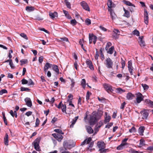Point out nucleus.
<instances>
[{
	"label": "nucleus",
	"mask_w": 153,
	"mask_h": 153,
	"mask_svg": "<svg viewBox=\"0 0 153 153\" xmlns=\"http://www.w3.org/2000/svg\"><path fill=\"white\" fill-rule=\"evenodd\" d=\"M85 22L86 25H89L91 24V21L90 19H86Z\"/></svg>",
	"instance_id": "nucleus-54"
},
{
	"label": "nucleus",
	"mask_w": 153,
	"mask_h": 153,
	"mask_svg": "<svg viewBox=\"0 0 153 153\" xmlns=\"http://www.w3.org/2000/svg\"><path fill=\"white\" fill-rule=\"evenodd\" d=\"M70 23L72 25L74 26L76 25L77 23L75 19L72 20L70 21Z\"/></svg>",
	"instance_id": "nucleus-46"
},
{
	"label": "nucleus",
	"mask_w": 153,
	"mask_h": 153,
	"mask_svg": "<svg viewBox=\"0 0 153 153\" xmlns=\"http://www.w3.org/2000/svg\"><path fill=\"white\" fill-rule=\"evenodd\" d=\"M86 63L89 66V68L92 70H94V68L93 66V65L92 64L91 61L89 59H87L86 61Z\"/></svg>",
	"instance_id": "nucleus-14"
},
{
	"label": "nucleus",
	"mask_w": 153,
	"mask_h": 153,
	"mask_svg": "<svg viewBox=\"0 0 153 153\" xmlns=\"http://www.w3.org/2000/svg\"><path fill=\"white\" fill-rule=\"evenodd\" d=\"M91 93L89 92V91H88L86 94V99L87 100H88L89 99V97L90 95L91 94Z\"/></svg>",
	"instance_id": "nucleus-48"
},
{
	"label": "nucleus",
	"mask_w": 153,
	"mask_h": 153,
	"mask_svg": "<svg viewBox=\"0 0 153 153\" xmlns=\"http://www.w3.org/2000/svg\"><path fill=\"white\" fill-rule=\"evenodd\" d=\"M139 145L140 146H143L145 145V141L143 139H141L140 140Z\"/></svg>",
	"instance_id": "nucleus-45"
},
{
	"label": "nucleus",
	"mask_w": 153,
	"mask_h": 153,
	"mask_svg": "<svg viewBox=\"0 0 153 153\" xmlns=\"http://www.w3.org/2000/svg\"><path fill=\"white\" fill-rule=\"evenodd\" d=\"M103 86L104 88L108 92H112L113 91L112 87L108 84H105L103 85Z\"/></svg>",
	"instance_id": "nucleus-10"
},
{
	"label": "nucleus",
	"mask_w": 153,
	"mask_h": 153,
	"mask_svg": "<svg viewBox=\"0 0 153 153\" xmlns=\"http://www.w3.org/2000/svg\"><path fill=\"white\" fill-rule=\"evenodd\" d=\"M112 45L111 43L110 42H108L106 45L105 47V49L107 50L108 49V48L110 46H111Z\"/></svg>",
	"instance_id": "nucleus-47"
},
{
	"label": "nucleus",
	"mask_w": 153,
	"mask_h": 153,
	"mask_svg": "<svg viewBox=\"0 0 153 153\" xmlns=\"http://www.w3.org/2000/svg\"><path fill=\"white\" fill-rule=\"evenodd\" d=\"M27 84L29 85H34V83L31 79H29L27 80Z\"/></svg>",
	"instance_id": "nucleus-39"
},
{
	"label": "nucleus",
	"mask_w": 153,
	"mask_h": 153,
	"mask_svg": "<svg viewBox=\"0 0 153 153\" xmlns=\"http://www.w3.org/2000/svg\"><path fill=\"white\" fill-rule=\"evenodd\" d=\"M49 15L50 18L52 19H54L56 17H57L58 14L56 12L53 13L50 12L49 13Z\"/></svg>",
	"instance_id": "nucleus-18"
},
{
	"label": "nucleus",
	"mask_w": 153,
	"mask_h": 153,
	"mask_svg": "<svg viewBox=\"0 0 153 153\" xmlns=\"http://www.w3.org/2000/svg\"><path fill=\"white\" fill-rule=\"evenodd\" d=\"M114 50V47L113 46H111L107 51V53L110 54H112Z\"/></svg>",
	"instance_id": "nucleus-31"
},
{
	"label": "nucleus",
	"mask_w": 153,
	"mask_h": 153,
	"mask_svg": "<svg viewBox=\"0 0 153 153\" xmlns=\"http://www.w3.org/2000/svg\"><path fill=\"white\" fill-rule=\"evenodd\" d=\"M91 39H92L93 43L95 44L96 43L97 40V37L93 34H92L91 35Z\"/></svg>",
	"instance_id": "nucleus-32"
},
{
	"label": "nucleus",
	"mask_w": 153,
	"mask_h": 153,
	"mask_svg": "<svg viewBox=\"0 0 153 153\" xmlns=\"http://www.w3.org/2000/svg\"><path fill=\"white\" fill-rule=\"evenodd\" d=\"M73 99V96L71 94H70L68 97V101H69V100L71 99V100Z\"/></svg>",
	"instance_id": "nucleus-62"
},
{
	"label": "nucleus",
	"mask_w": 153,
	"mask_h": 153,
	"mask_svg": "<svg viewBox=\"0 0 153 153\" xmlns=\"http://www.w3.org/2000/svg\"><path fill=\"white\" fill-rule=\"evenodd\" d=\"M121 64L122 65V68L123 69L125 65V62L124 60H123L122 58H121Z\"/></svg>",
	"instance_id": "nucleus-53"
},
{
	"label": "nucleus",
	"mask_w": 153,
	"mask_h": 153,
	"mask_svg": "<svg viewBox=\"0 0 153 153\" xmlns=\"http://www.w3.org/2000/svg\"><path fill=\"white\" fill-rule=\"evenodd\" d=\"M139 43L141 47H144L145 46V42L143 41L142 39H140Z\"/></svg>",
	"instance_id": "nucleus-40"
},
{
	"label": "nucleus",
	"mask_w": 153,
	"mask_h": 153,
	"mask_svg": "<svg viewBox=\"0 0 153 153\" xmlns=\"http://www.w3.org/2000/svg\"><path fill=\"white\" fill-rule=\"evenodd\" d=\"M108 11L110 12V15L112 19L114 20L115 19L117 16L113 10L112 9H110L108 10Z\"/></svg>",
	"instance_id": "nucleus-17"
},
{
	"label": "nucleus",
	"mask_w": 153,
	"mask_h": 153,
	"mask_svg": "<svg viewBox=\"0 0 153 153\" xmlns=\"http://www.w3.org/2000/svg\"><path fill=\"white\" fill-rule=\"evenodd\" d=\"M103 120H101L99 121L95 127L96 132H97L99 131V129L103 125Z\"/></svg>",
	"instance_id": "nucleus-11"
},
{
	"label": "nucleus",
	"mask_w": 153,
	"mask_h": 153,
	"mask_svg": "<svg viewBox=\"0 0 153 153\" xmlns=\"http://www.w3.org/2000/svg\"><path fill=\"white\" fill-rule=\"evenodd\" d=\"M52 64H50L49 62H47L45 65L44 68V71L46 73L48 69L52 67Z\"/></svg>",
	"instance_id": "nucleus-15"
},
{
	"label": "nucleus",
	"mask_w": 153,
	"mask_h": 153,
	"mask_svg": "<svg viewBox=\"0 0 153 153\" xmlns=\"http://www.w3.org/2000/svg\"><path fill=\"white\" fill-rule=\"evenodd\" d=\"M97 120L96 114H95V113H92V115L90 116L89 120V123L90 125H94Z\"/></svg>",
	"instance_id": "nucleus-3"
},
{
	"label": "nucleus",
	"mask_w": 153,
	"mask_h": 153,
	"mask_svg": "<svg viewBox=\"0 0 153 153\" xmlns=\"http://www.w3.org/2000/svg\"><path fill=\"white\" fill-rule=\"evenodd\" d=\"M113 123H109L108 124L105 126V128H109L111 126L113 125Z\"/></svg>",
	"instance_id": "nucleus-57"
},
{
	"label": "nucleus",
	"mask_w": 153,
	"mask_h": 153,
	"mask_svg": "<svg viewBox=\"0 0 153 153\" xmlns=\"http://www.w3.org/2000/svg\"><path fill=\"white\" fill-rule=\"evenodd\" d=\"M145 130V127L144 126H140L138 129V132L140 135L142 136L143 135V133Z\"/></svg>",
	"instance_id": "nucleus-22"
},
{
	"label": "nucleus",
	"mask_w": 153,
	"mask_h": 153,
	"mask_svg": "<svg viewBox=\"0 0 153 153\" xmlns=\"http://www.w3.org/2000/svg\"><path fill=\"white\" fill-rule=\"evenodd\" d=\"M27 59H22L20 61V62H21V65H22L23 64H24L27 63Z\"/></svg>",
	"instance_id": "nucleus-52"
},
{
	"label": "nucleus",
	"mask_w": 153,
	"mask_h": 153,
	"mask_svg": "<svg viewBox=\"0 0 153 153\" xmlns=\"http://www.w3.org/2000/svg\"><path fill=\"white\" fill-rule=\"evenodd\" d=\"M61 40L63 42H68V39L66 37H63L60 38Z\"/></svg>",
	"instance_id": "nucleus-61"
},
{
	"label": "nucleus",
	"mask_w": 153,
	"mask_h": 153,
	"mask_svg": "<svg viewBox=\"0 0 153 153\" xmlns=\"http://www.w3.org/2000/svg\"><path fill=\"white\" fill-rule=\"evenodd\" d=\"M26 105L29 107H31L32 106V102L30 98L27 97L25 99Z\"/></svg>",
	"instance_id": "nucleus-12"
},
{
	"label": "nucleus",
	"mask_w": 153,
	"mask_h": 153,
	"mask_svg": "<svg viewBox=\"0 0 153 153\" xmlns=\"http://www.w3.org/2000/svg\"><path fill=\"white\" fill-rule=\"evenodd\" d=\"M99 56V52L97 51L96 53V54H95V59L96 60L98 59V58Z\"/></svg>",
	"instance_id": "nucleus-63"
},
{
	"label": "nucleus",
	"mask_w": 153,
	"mask_h": 153,
	"mask_svg": "<svg viewBox=\"0 0 153 153\" xmlns=\"http://www.w3.org/2000/svg\"><path fill=\"white\" fill-rule=\"evenodd\" d=\"M107 114L108 113L107 112H105V117L104 120V122L105 123L109 122L111 118L110 116L109 115L107 116Z\"/></svg>",
	"instance_id": "nucleus-20"
},
{
	"label": "nucleus",
	"mask_w": 153,
	"mask_h": 153,
	"mask_svg": "<svg viewBox=\"0 0 153 153\" xmlns=\"http://www.w3.org/2000/svg\"><path fill=\"white\" fill-rule=\"evenodd\" d=\"M8 136L7 133L5 134V137L4 138V142L5 145L7 146L8 144Z\"/></svg>",
	"instance_id": "nucleus-23"
},
{
	"label": "nucleus",
	"mask_w": 153,
	"mask_h": 153,
	"mask_svg": "<svg viewBox=\"0 0 153 153\" xmlns=\"http://www.w3.org/2000/svg\"><path fill=\"white\" fill-rule=\"evenodd\" d=\"M80 4L84 9L88 11H90V8L88 4L85 1H82Z\"/></svg>",
	"instance_id": "nucleus-8"
},
{
	"label": "nucleus",
	"mask_w": 153,
	"mask_h": 153,
	"mask_svg": "<svg viewBox=\"0 0 153 153\" xmlns=\"http://www.w3.org/2000/svg\"><path fill=\"white\" fill-rule=\"evenodd\" d=\"M20 35L22 37H23V38H25V39H28V38H27V35L25 33H21Z\"/></svg>",
	"instance_id": "nucleus-55"
},
{
	"label": "nucleus",
	"mask_w": 153,
	"mask_h": 153,
	"mask_svg": "<svg viewBox=\"0 0 153 153\" xmlns=\"http://www.w3.org/2000/svg\"><path fill=\"white\" fill-rule=\"evenodd\" d=\"M51 67H52V69L57 74H59V70L57 65H52Z\"/></svg>",
	"instance_id": "nucleus-25"
},
{
	"label": "nucleus",
	"mask_w": 153,
	"mask_h": 153,
	"mask_svg": "<svg viewBox=\"0 0 153 153\" xmlns=\"http://www.w3.org/2000/svg\"><path fill=\"white\" fill-rule=\"evenodd\" d=\"M145 102L151 106H153V102L149 99L145 100Z\"/></svg>",
	"instance_id": "nucleus-38"
},
{
	"label": "nucleus",
	"mask_w": 153,
	"mask_h": 153,
	"mask_svg": "<svg viewBox=\"0 0 153 153\" xmlns=\"http://www.w3.org/2000/svg\"><path fill=\"white\" fill-rule=\"evenodd\" d=\"M141 85L143 88L144 90L146 91L149 88V86L146 84L142 83Z\"/></svg>",
	"instance_id": "nucleus-35"
},
{
	"label": "nucleus",
	"mask_w": 153,
	"mask_h": 153,
	"mask_svg": "<svg viewBox=\"0 0 153 153\" xmlns=\"http://www.w3.org/2000/svg\"><path fill=\"white\" fill-rule=\"evenodd\" d=\"M123 10L125 12L123 16L128 18L130 16L129 12L128 10L125 9L124 7L123 8Z\"/></svg>",
	"instance_id": "nucleus-24"
},
{
	"label": "nucleus",
	"mask_w": 153,
	"mask_h": 153,
	"mask_svg": "<svg viewBox=\"0 0 153 153\" xmlns=\"http://www.w3.org/2000/svg\"><path fill=\"white\" fill-rule=\"evenodd\" d=\"M149 15L147 11L145 10L144 13V22L146 25L149 23Z\"/></svg>",
	"instance_id": "nucleus-7"
},
{
	"label": "nucleus",
	"mask_w": 153,
	"mask_h": 153,
	"mask_svg": "<svg viewBox=\"0 0 153 153\" xmlns=\"http://www.w3.org/2000/svg\"><path fill=\"white\" fill-rule=\"evenodd\" d=\"M52 135L59 142H61L63 138V137L61 134H53Z\"/></svg>",
	"instance_id": "nucleus-6"
},
{
	"label": "nucleus",
	"mask_w": 153,
	"mask_h": 153,
	"mask_svg": "<svg viewBox=\"0 0 153 153\" xmlns=\"http://www.w3.org/2000/svg\"><path fill=\"white\" fill-rule=\"evenodd\" d=\"M7 91L6 90L3 89L0 91V95H1L3 94L7 93Z\"/></svg>",
	"instance_id": "nucleus-51"
},
{
	"label": "nucleus",
	"mask_w": 153,
	"mask_h": 153,
	"mask_svg": "<svg viewBox=\"0 0 153 153\" xmlns=\"http://www.w3.org/2000/svg\"><path fill=\"white\" fill-rule=\"evenodd\" d=\"M129 131L131 132H135V128L133 126L131 129L129 130Z\"/></svg>",
	"instance_id": "nucleus-56"
},
{
	"label": "nucleus",
	"mask_w": 153,
	"mask_h": 153,
	"mask_svg": "<svg viewBox=\"0 0 153 153\" xmlns=\"http://www.w3.org/2000/svg\"><path fill=\"white\" fill-rule=\"evenodd\" d=\"M134 95L131 93H128L126 96V98L128 100H132L134 97Z\"/></svg>",
	"instance_id": "nucleus-33"
},
{
	"label": "nucleus",
	"mask_w": 153,
	"mask_h": 153,
	"mask_svg": "<svg viewBox=\"0 0 153 153\" xmlns=\"http://www.w3.org/2000/svg\"><path fill=\"white\" fill-rule=\"evenodd\" d=\"M127 143H121L120 145L118 146L117 147V149L120 150L123 149L127 145Z\"/></svg>",
	"instance_id": "nucleus-21"
},
{
	"label": "nucleus",
	"mask_w": 153,
	"mask_h": 153,
	"mask_svg": "<svg viewBox=\"0 0 153 153\" xmlns=\"http://www.w3.org/2000/svg\"><path fill=\"white\" fill-rule=\"evenodd\" d=\"M87 132L89 134H91L93 132V130L91 127L89 126H86Z\"/></svg>",
	"instance_id": "nucleus-26"
},
{
	"label": "nucleus",
	"mask_w": 153,
	"mask_h": 153,
	"mask_svg": "<svg viewBox=\"0 0 153 153\" xmlns=\"http://www.w3.org/2000/svg\"><path fill=\"white\" fill-rule=\"evenodd\" d=\"M61 109L62 111L66 114V105L65 104H62V106L61 107Z\"/></svg>",
	"instance_id": "nucleus-34"
},
{
	"label": "nucleus",
	"mask_w": 153,
	"mask_h": 153,
	"mask_svg": "<svg viewBox=\"0 0 153 153\" xmlns=\"http://www.w3.org/2000/svg\"><path fill=\"white\" fill-rule=\"evenodd\" d=\"M100 53L101 54V59H102V60H103L105 58V57L104 56V55H103V53L102 52V49H100Z\"/></svg>",
	"instance_id": "nucleus-60"
},
{
	"label": "nucleus",
	"mask_w": 153,
	"mask_h": 153,
	"mask_svg": "<svg viewBox=\"0 0 153 153\" xmlns=\"http://www.w3.org/2000/svg\"><path fill=\"white\" fill-rule=\"evenodd\" d=\"M20 89H21V91H29L30 90V89H29V88H25V87H21Z\"/></svg>",
	"instance_id": "nucleus-41"
},
{
	"label": "nucleus",
	"mask_w": 153,
	"mask_h": 153,
	"mask_svg": "<svg viewBox=\"0 0 153 153\" xmlns=\"http://www.w3.org/2000/svg\"><path fill=\"white\" fill-rule=\"evenodd\" d=\"M67 7L68 8L71 9V4L70 2L68 1L67 0H65L64 1Z\"/></svg>",
	"instance_id": "nucleus-36"
},
{
	"label": "nucleus",
	"mask_w": 153,
	"mask_h": 153,
	"mask_svg": "<svg viewBox=\"0 0 153 153\" xmlns=\"http://www.w3.org/2000/svg\"><path fill=\"white\" fill-rule=\"evenodd\" d=\"M92 139L91 137H89L87 139L85 140L83 142L81 143V146H83L85 143H89L91 140Z\"/></svg>",
	"instance_id": "nucleus-19"
},
{
	"label": "nucleus",
	"mask_w": 153,
	"mask_h": 153,
	"mask_svg": "<svg viewBox=\"0 0 153 153\" xmlns=\"http://www.w3.org/2000/svg\"><path fill=\"white\" fill-rule=\"evenodd\" d=\"M132 68V63L131 60L128 61V68Z\"/></svg>",
	"instance_id": "nucleus-58"
},
{
	"label": "nucleus",
	"mask_w": 153,
	"mask_h": 153,
	"mask_svg": "<svg viewBox=\"0 0 153 153\" xmlns=\"http://www.w3.org/2000/svg\"><path fill=\"white\" fill-rule=\"evenodd\" d=\"M140 113L142 114V118L143 119H147L149 114V110L144 109L141 111Z\"/></svg>",
	"instance_id": "nucleus-5"
},
{
	"label": "nucleus",
	"mask_w": 153,
	"mask_h": 153,
	"mask_svg": "<svg viewBox=\"0 0 153 153\" xmlns=\"http://www.w3.org/2000/svg\"><path fill=\"white\" fill-rule=\"evenodd\" d=\"M79 118L78 116L76 117L74 119H73L71 121V124L70 125V128H72L74 127V125L76 123L77 120Z\"/></svg>",
	"instance_id": "nucleus-16"
},
{
	"label": "nucleus",
	"mask_w": 153,
	"mask_h": 153,
	"mask_svg": "<svg viewBox=\"0 0 153 153\" xmlns=\"http://www.w3.org/2000/svg\"><path fill=\"white\" fill-rule=\"evenodd\" d=\"M97 146L100 149L105 147V144L104 142L102 141H98L97 143Z\"/></svg>",
	"instance_id": "nucleus-13"
},
{
	"label": "nucleus",
	"mask_w": 153,
	"mask_h": 153,
	"mask_svg": "<svg viewBox=\"0 0 153 153\" xmlns=\"http://www.w3.org/2000/svg\"><path fill=\"white\" fill-rule=\"evenodd\" d=\"M32 111H29L26 112L25 113V114L28 117V116L31 115L32 114Z\"/></svg>",
	"instance_id": "nucleus-64"
},
{
	"label": "nucleus",
	"mask_w": 153,
	"mask_h": 153,
	"mask_svg": "<svg viewBox=\"0 0 153 153\" xmlns=\"http://www.w3.org/2000/svg\"><path fill=\"white\" fill-rule=\"evenodd\" d=\"M26 10L28 12H30L34 10V8L32 6H27L26 7Z\"/></svg>",
	"instance_id": "nucleus-27"
},
{
	"label": "nucleus",
	"mask_w": 153,
	"mask_h": 153,
	"mask_svg": "<svg viewBox=\"0 0 153 153\" xmlns=\"http://www.w3.org/2000/svg\"><path fill=\"white\" fill-rule=\"evenodd\" d=\"M132 33L133 34L136 35L137 36H139L140 33L139 31L137 30H135L132 32Z\"/></svg>",
	"instance_id": "nucleus-43"
},
{
	"label": "nucleus",
	"mask_w": 153,
	"mask_h": 153,
	"mask_svg": "<svg viewBox=\"0 0 153 153\" xmlns=\"http://www.w3.org/2000/svg\"><path fill=\"white\" fill-rule=\"evenodd\" d=\"M120 31L117 29H114L113 32V36L115 38H118V36L120 34Z\"/></svg>",
	"instance_id": "nucleus-9"
},
{
	"label": "nucleus",
	"mask_w": 153,
	"mask_h": 153,
	"mask_svg": "<svg viewBox=\"0 0 153 153\" xmlns=\"http://www.w3.org/2000/svg\"><path fill=\"white\" fill-rule=\"evenodd\" d=\"M40 123V121L38 118H37L35 122V127H37L38 126L39 123Z\"/></svg>",
	"instance_id": "nucleus-49"
},
{
	"label": "nucleus",
	"mask_w": 153,
	"mask_h": 153,
	"mask_svg": "<svg viewBox=\"0 0 153 153\" xmlns=\"http://www.w3.org/2000/svg\"><path fill=\"white\" fill-rule=\"evenodd\" d=\"M41 139L40 137H38L32 143L33 145L34 146V149L38 151H41L39 145Z\"/></svg>",
	"instance_id": "nucleus-1"
},
{
	"label": "nucleus",
	"mask_w": 153,
	"mask_h": 153,
	"mask_svg": "<svg viewBox=\"0 0 153 153\" xmlns=\"http://www.w3.org/2000/svg\"><path fill=\"white\" fill-rule=\"evenodd\" d=\"M107 150V149H105V148H103L100 149L99 151L100 153H105Z\"/></svg>",
	"instance_id": "nucleus-42"
},
{
	"label": "nucleus",
	"mask_w": 153,
	"mask_h": 153,
	"mask_svg": "<svg viewBox=\"0 0 153 153\" xmlns=\"http://www.w3.org/2000/svg\"><path fill=\"white\" fill-rule=\"evenodd\" d=\"M107 5L109 8H111L114 7V4L111 0H108L107 3Z\"/></svg>",
	"instance_id": "nucleus-28"
},
{
	"label": "nucleus",
	"mask_w": 153,
	"mask_h": 153,
	"mask_svg": "<svg viewBox=\"0 0 153 153\" xmlns=\"http://www.w3.org/2000/svg\"><path fill=\"white\" fill-rule=\"evenodd\" d=\"M81 85L83 88L85 89L86 86V81L85 79H82L81 82Z\"/></svg>",
	"instance_id": "nucleus-30"
},
{
	"label": "nucleus",
	"mask_w": 153,
	"mask_h": 153,
	"mask_svg": "<svg viewBox=\"0 0 153 153\" xmlns=\"http://www.w3.org/2000/svg\"><path fill=\"white\" fill-rule=\"evenodd\" d=\"M22 83L23 85L27 84V80L24 78L21 80Z\"/></svg>",
	"instance_id": "nucleus-50"
},
{
	"label": "nucleus",
	"mask_w": 153,
	"mask_h": 153,
	"mask_svg": "<svg viewBox=\"0 0 153 153\" xmlns=\"http://www.w3.org/2000/svg\"><path fill=\"white\" fill-rule=\"evenodd\" d=\"M129 152H131V153H142L141 152H140L139 151L134 150L133 149L130 150L129 151Z\"/></svg>",
	"instance_id": "nucleus-59"
},
{
	"label": "nucleus",
	"mask_w": 153,
	"mask_h": 153,
	"mask_svg": "<svg viewBox=\"0 0 153 153\" xmlns=\"http://www.w3.org/2000/svg\"><path fill=\"white\" fill-rule=\"evenodd\" d=\"M104 64L107 68L108 69L113 68V62L110 58H106L104 62Z\"/></svg>",
	"instance_id": "nucleus-2"
},
{
	"label": "nucleus",
	"mask_w": 153,
	"mask_h": 153,
	"mask_svg": "<svg viewBox=\"0 0 153 153\" xmlns=\"http://www.w3.org/2000/svg\"><path fill=\"white\" fill-rule=\"evenodd\" d=\"M116 91L117 93H122L125 91L123 89L120 88H118L116 89Z\"/></svg>",
	"instance_id": "nucleus-44"
},
{
	"label": "nucleus",
	"mask_w": 153,
	"mask_h": 153,
	"mask_svg": "<svg viewBox=\"0 0 153 153\" xmlns=\"http://www.w3.org/2000/svg\"><path fill=\"white\" fill-rule=\"evenodd\" d=\"M54 131L55 132L58 133L59 134H63L64 133L62 132V131L61 129H56L54 130Z\"/></svg>",
	"instance_id": "nucleus-37"
},
{
	"label": "nucleus",
	"mask_w": 153,
	"mask_h": 153,
	"mask_svg": "<svg viewBox=\"0 0 153 153\" xmlns=\"http://www.w3.org/2000/svg\"><path fill=\"white\" fill-rule=\"evenodd\" d=\"M123 2L126 4L127 5L129 6H132L135 7V6L134 4H132L131 2L128 1L124 0L123 1Z\"/></svg>",
	"instance_id": "nucleus-29"
},
{
	"label": "nucleus",
	"mask_w": 153,
	"mask_h": 153,
	"mask_svg": "<svg viewBox=\"0 0 153 153\" xmlns=\"http://www.w3.org/2000/svg\"><path fill=\"white\" fill-rule=\"evenodd\" d=\"M136 102L137 103H139L143 100L144 96L140 92L136 94Z\"/></svg>",
	"instance_id": "nucleus-4"
}]
</instances>
